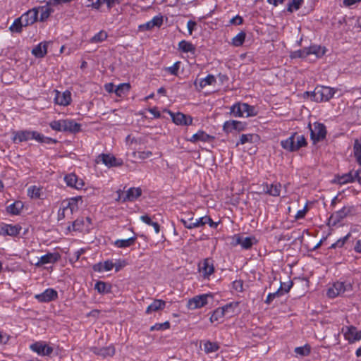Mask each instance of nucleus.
Here are the masks:
<instances>
[{
  "label": "nucleus",
  "mask_w": 361,
  "mask_h": 361,
  "mask_svg": "<svg viewBox=\"0 0 361 361\" xmlns=\"http://www.w3.org/2000/svg\"><path fill=\"white\" fill-rule=\"evenodd\" d=\"M245 126L246 124L241 121L234 120L227 121L223 126V130L226 133H232L233 130L240 132L245 128Z\"/></svg>",
  "instance_id": "nucleus-15"
},
{
  "label": "nucleus",
  "mask_w": 361,
  "mask_h": 361,
  "mask_svg": "<svg viewBox=\"0 0 361 361\" xmlns=\"http://www.w3.org/2000/svg\"><path fill=\"white\" fill-rule=\"evenodd\" d=\"M280 295V290H277L276 292L272 293H269L265 300V303L269 305L275 298L279 297Z\"/></svg>",
  "instance_id": "nucleus-60"
},
{
  "label": "nucleus",
  "mask_w": 361,
  "mask_h": 361,
  "mask_svg": "<svg viewBox=\"0 0 361 361\" xmlns=\"http://www.w3.org/2000/svg\"><path fill=\"white\" fill-rule=\"evenodd\" d=\"M216 82V79L214 75L209 74L206 78H202L198 82L196 79L194 82V85L198 91L205 87L207 85H212Z\"/></svg>",
  "instance_id": "nucleus-23"
},
{
  "label": "nucleus",
  "mask_w": 361,
  "mask_h": 361,
  "mask_svg": "<svg viewBox=\"0 0 361 361\" xmlns=\"http://www.w3.org/2000/svg\"><path fill=\"white\" fill-rule=\"evenodd\" d=\"M303 0H292L288 4L287 11L292 13L293 10H298Z\"/></svg>",
  "instance_id": "nucleus-52"
},
{
  "label": "nucleus",
  "mask_w": 361,
  "mask_h": 361,
  "mask_svg": "<svg viewBox=\"0 0 361 361\" xmlns=\"http://www.w3.org/2000/svg\"><path fill=\"white\" fill-rule=\"evenodd\" d=\"M21 228V226L18 224L11 225L7 224H1L0 225V235L4 236H16L20 233Z\"/></svg>",
  "instance_id": "nucleus-12"
},
{
  "label": "nucleus",
  "mask_w": 361,
  "mask_h": 361,
  "mask_svg": "<svg viewBox=\"0 0 361 361\" xmlns=\"http://www.w3.org/2000/svg\"><path fill=\"white\" fill-rule=\"evenodd\" d=\"M140 219L142 222L145 223L149 226H153L155 232L158 233L160 231V226L157 222L152 221L151 218L148 215H142L140 216Z\"/></svg>",
  "instance_id": "nucleus-47"
},
{
  "label": "nucleus",
  "mask_w": 361,
  "mask_h": 361,
  "mask_svg": "<svg viewBox=\"0 0 361 361\" xmlns=\"http://www.w3.org/2000/svg\"><path fill=\"white\" fill-rule=\"evenodd\" d=\"M63 131L76 133L81 130V125L73 119H64Z\"/></svg>",
  "instance_id": "nucleus-25"
},
{
  "label": "nucleus",
  "mask_w": 361,
  "mask_h": 361,
  "mask_svg": "<svg viewBox=\"0 0 361 361\" xmlns=\"http://www.w3.org/2000/svg\"><path fill=\"white\" fill-rule=\"evenodd\" d=\"M104 271H108L111 270L114 267V264L111 260H106L104 263Z\"/></svg>",
  "instance_id": "nucleus-64"
},
{
  "label": "nucleus",
  "mask_w": 361,
  "mask_h": 361,
  "mask_svg": "<svg viewBox=\"0 0 361 361\" xmlns=\"http://www.w3.org/2000/svg\"><path fill=\"white\" fill-rule=\"evenodd\" d=\"M34 298L39 302H49L58 299V292L54 288H47L43 293L36 294Z\"/></svg>",
  "instance_id": "nucleus-8"
},
{
  "label": "nucleus",
  "mask_w": 361,
  "mask_h": 361,
  "mask_svg": "<svg viewBox=\"0 0 361 361\" xmlns=\"http://www.w3.org/2000/svg\"><path fill=\"white\" fill-rule=\"evenodd\" d=\"M233 288L238 292L243 291V281L242 280H235L233 282Z\"/></svg>",
  "instance_id": "nucleus-59"
},
{
  "label": "nucleus",
  "mask_w": 361,
  "mask_h": 361,
  "mask_svg": "<svg viewBox=\"0 0 361 361\" xmlns=\"http://www.w3.org/2000/svg\"><path fill=\"white\" fill-rule=\"evenodd\" d=\"M163 24V16L161 15H158L154 16L151 20L147 22L146 23L142 24L139 25V30L145 31V30H151L154 27H160Z\"/></svg>",
  "instance_id": "nucleus-17"
},
{
  "label": "nucleus",
  "mask_w": 361,
  "mask_h": 361,
  "mask_svg": "<svg viewBox=\"0 0 361 361\" xmlns=\"http://www.w3.org/2000/svg\"><path fill=\"white\" fill-rule=\"evenodd\" d=\"M108 37L106 31L101 30L98 33L95 34L90 39L91 43H100L104 41Z\"/></svg>",
  "instance_id": "nucleus-46"
},
{
  "label": "nucleus",
  "mask_w": 361,
  "mask_h": 361,
  "mask_svg": "<svg viewBox=\"0 0 361 361\" xmlns=\"http://www.w3.org/2000/svg\"><path fill=\"white\" fill-rule=\"evenodd\" d=\"M211 296L208 294H203L193 297L188 300L187 305L188 308L189 310H195L205 306L208 303L207 298Z\"/></svg>",
  "instance_id": "nucleus-10"
},
{
  "label": "nucleus",
  "mask_w": 361,
  "mask_h": 361,
  "mask_svg": "<svg viewBox=\"0 0 361 361\" xmlns=\"http://www.w3.org/2000/svg\"><path fill=\"white\" fill-rule=\"evenodd\" d=\"M344 336L350 343H353L361 339V331H357L355 326H350L347 327V331L345 332Z\"/></svg>",
  "instance_id": "nucleus-22"
},
{
  "label": "nucleus",
  "mask_w": 361,
  "mask_h": 361,
  "mask_svg": "<svg viewBox=\"0 0 361 361\" xmlns=\"http://www.w3.org/2000/svg\"><path fill=\"white\" fill-rule=\"evenodd\" d=\"M23 21L24 26L32 25L38 20V9L33 8L24 13L20 17Z\"/></svg>",
  "instance_id": "nucleus-13"
},
{
  "label": "nucleus",
  "mask_w": 361,
  "mask_h": 361,
  "mask_svg": "<svg viewBox=\"0 0 361 361\" xmlns=\"http://www.w3.org/2000/svg\"><path fill=\"white\" fill-rule=\"evenodd\" d=\"M32 140H35L38 141L39 142L42 143L43 139H44V135L37 132V131H32Z\"/></svg>",
  "instance_id": "nucleus-62"
},
{
  "label": "nucleus",
  "mask_w": 361,
  "mask_h": 361,
  "mask_svg": "<svg viewBox=\"0 0 361 361\" xmlns=\"http://www.w3.org/2000/svg\"><path fill=\"white\" fill-rule=\"evenodd\" d=\"M130 89V85L129 83H122L115 88L114 92L117 96L122 97L126 92H129Z\"/></svg>",
  "instance_id": "nucleus-45"
},
{
  "label": "nucleus",
  "mask_w": 361,
  "mask_h": 361,
  "mask_svg": "<svg viewBox=\"0 0 361 361\" xmlns=\"http://www.w3.org/2000/svg\"><path fill=\"white\" fill-rule=\"evenodd\" d=\"M239 305L238 302H232L226 304V305L221 307L224 309L226 314H229L230 316L235 313V309L237 308Z\"/></svg>",
  "instance_id": "nucleus-49"
},
{
  "label": "nucleus",
  "mask_w": 361,
  "mask_h": 361,
  "mask_svg": "<svg viewBox=\"0 0 361 361\" xmlns=\"http://www.w3.org/2000/svg\"><path fill=\"white\" fill-rule=\"evenodd\" d=\"M310 55L308 47L292 51L290 54L291 59H305Z\"/></svg>",
  "instance_id": "nucleus-42"
},
{
  "label": "nucleus",
  "mask_w": 361,
  "mask_h": 361,
  "mask_svg": "<svg viewBox=\"0 0 361 361\" xmlns=\"http://www.w3.org/2000/svg\"><path fill=\"white\" fill-rule=\"evenodd\" d=\"M80 199V197L71 198L69 200L63 201L61 203V205L62 207H65L68 211H69L71 214H72L75 211L78 210V200Z\"/></svg>",
  "instance_id": "nucleus-30"
},
{
  "label": "nucleus",
  "mask_w": 361,
  "mask_h": 361,
  "mask_svg": "<svg viewBox=\"0 0 361 361\" xmlns=\"http://www.w3.org/2000/svg\"><path fill=\"white\" fill-rule=\"evenodd\" d=\"M64 119L53 121L49 123V126L54 130L63 131Z\"/></svg>",
  "instance_id": "nucleus-53"
},
{
  "label": "nucleus",
  "mask_w": 361,
  "mask_h": 361,
  "mask_svg": "<svg viewBox=\"0 0 361 361\" xmlns=\"http://www.w3.org/2000/svg\"><path fill=\"white\" fill-rule=\"evenodd\" d=\"M60 258L61 255L59 252H49L39 258L37 262L35 263V266L42 267L47 264H54L58 262Z\"/></svg>",
  "instance_id": "nucleus-14"
},
{
  "label": "nucleus",
  "mask_w": 361,
  "mask_h": 361,
  "mask_svg": "<svg viewBox=\"0 0 361 361\" xmlns=\"http://www.w3.org/2000/svg\"><path fill=\"white\" fill-rule=\"evenodd\" d=\"M245 37L246 33L244 31H241L232 39V44L235 47L242 46L245 42Z\"/></svg>",
  "instance_id": "nucleus-48"
},
{
  "label": "nucleus",
  "mask_w": 361,
  "mask_h": 361,
  "mask_svg": "<svg viewBox=\"0 0 361 361\" xmlns=\"http://www.w3.org/2000/svg\"><path fill=\"white\" fill-rule=\"evenodd\" d=\"M136 240V237L133 236L128 239H118L114 242L115 246L118 248H126L134 245Z\"/></svg>",
  "instance_id": "nucleus-34"
},
{
  "label": "nucleus",
  "mask_w": 361,
  "mask_h": 361,
  "mask_svg": "<svg viewBox=\"0 0 361 361\" xmlns=\"http://www.w3.org/2000/svg\"><path fill=\"white\" fill-rule=\"evenodd\" d=\"M357 213L356 207L354 205L344 206L341 209L332 214L329 218V221H332V225L335 226L348 216H352Z\"/></svg>",
  "instance_id": "nucleus-4"
},
{
  "label": "nucleus",
  "mask_w": 361,
  "mask_h": 361,
  "mask_svg": "<svg viewBox=\"0 0 361 361\" xmlns=\"http://www.w3.org/2000/svg\"><path fill=\"white\" fill-rule=\"evenodd\" d=\"M32 131L30 130H21L15 133L13 137L14 142H22L29 140H32Z\"/></svg>",
  "instance_id": "nucleus-29"
},
{
  "label": "nucleus",
  "mask_w": 361,
  "mask_h": 361,
  "mask_svg": "<svg viewBox=\"0 0 361 361\" xmlns=\"http://www.w3.org/2000/svg\"><path fill=\"white\" fill-rule=\"evenodd\" d=\"M141 195L142 190L140 188H130L127 190L125 197L123 198V202L133 201L141 196Z\"/></svg>",
  "instance_id": "nucleus-28"
},
{
  "label": "nucleus",
  "mask_w": 361,
  "mask_h": 361,
  "mask_svg": "<svg viewBox=\"0 0 361 361\" xmlns=\"http://www.w3.org/2000/svg\"><path fill=\"white\" fill-rule=\"evenodd\" d=\"M103 164L108 167H116L123 165V160L116 158L109 154H101L97 157Z\"/></svg>",
  "instance_id": "nucleus-11"
},
{
  "label": "nucleus",
  "mask_w": 361,
  "mask_h": 361,
  "mask_svg": "<svg viewBox=\"0 0 361 361\" xmlns=\"http://www.w3.org/2000/svg\"><path fill=\"white\" fill-rule=\"evenodd\" d=\"M214 139V136L207 134L203 130H199L197 133L194 134L188 140L191 142H197V141L210 142Z\"/></svg>",
  "instance_id": "nucleus-26"
},
{
  "label": "nucleus",
  "mask_w": 361,
  "mask_h": 361,
  "mask_svg": "<svg viewBox=\"0 0 361 361\" xmlns=\"http://www.w3.org/2000/svg\"><path fill=\"white\" fill-rule=\"evenodd\" d=\"M37 8L38 9V13L40 12L39 21L41 22L46 21L51 14L54 12V8L50 6V4L39 6Z\"/></svg>",
  "instance_id": "nucleus-27"
},
{
  "label": "nucleus",
  "mask_w": 361,
  "mask_h": 361,
  "mask_svg": "<svg viewBox=\"0 0 361 361\" xmlns=\"http://www.w3.org/2000/svg\"><path fill=\"white\" fill-rule=\"evenodd\" d=\"M64 180L66 185L69 187L81 189L84 185V182L82 179H79L74 173H70L64 177Z\"/></svg>",
  "instance_id": "nucleus-21"
},
{
  "label": "nucleus",
  "mask_w": 361,
  "mask_h": 361,
  "mask_svg": "<svg viewBox=\"0 0 361 361\" xmlns=\"http://www.w3.org/2000/svg\"><path fill=\"white\" fill-rule=\"evenodd\" d=\"M30 349L41 356H49L53 352V348L44 341H37L30 345Z\"/></svg>",
  "instance_id": "nucleus-9"
},
{
  "label": "nucleus",
  "mask_w": 361,
  "mask_h": 361,
  "mask_svg": "<svg viewBox=\"0 0 361 361\" xmlns=\"http://www.w3.org/2000/svg\"><path fill=\"white\" fill-rule=\"evenodd\" d=\"M243 23V19L241 16L237 15L230 20V23L233 25H241Z\"/></svg>",
  "instance_id": "nucleus-63"
},
{
  "label": "nucleus",
  "mask_w": 361,
  "mask_h": 361,
  "mask_svg": "<svg viewBox=\"0 0 361 361\" xmlns=\"http://www.w3.org/2000/svg\"><path fill=\"white\" fill-rule=\"evenodd\" d=\"M50 42H42L34 47L32 50V54L36 58H43L47 53V47Z\"/></svg>",
  "instance_id": "nucleus-24"
},
{
  "label": "nucleus",
  "mask_w": 361,
  "mask_h": 361,
  "mask_svg": "<svg viewBox=\"0 0 361 361\" xmlns=\"http://www.w3.org/2000/svg\"><path fill=\"white\" fill-rule=\"evenodd\" d=\"M200 270L202 271L204 276H209L213 274L214 268L209 259L204 260L202 267H200Z\"/></svg>",
  "instance_id": "nucleus-35"
},
{
  "label": "nucleus",
  "mask_w": 361,
  "mask_h": 361,
  "mask_svg": "<svg viewBox=\"0 0 361 361\" xmlns=\"http://www.w3.org/2000/svg\"><path fill=\"white\" fill-rule=\"evenodd\" d=\"M352 290V285L350 283L336 281L331 287L327 290V295L329 298H334L338 295H343L346 291Z\"/></svg>",
  "instance_id": "nucleus-6"
},
{
  "label": "nucleus",
  "mask_w": 361,
  "mask_h": 361,
  "mask_svg": "<svg viewBox=\"0 0 361 361\" xmlns=\"http://www.w3.org/2000/svg\"><path fill=\"white\" fill-rule=\"evenodd\" d=\"M24 204L21 201H16L7 207L6 211L12 215H18L23 209Z\"/></svg>",
  "instance_id": "nucleus-33"
},
{
  "label": "nucleus",
  "mask_w": 361,
  "mask_h": 361,
  "mask_svg": "<svg viewBox=\"0 0 361 361\" xmlns=\"http://www.w3.org/2000/svg\"><path fill=\"white\" fill-rule=\"evenodd\" d=\"M258 139L259 136L256 134H242L236 145H244L247 142L252 143L256 142Z\"/></svg>",
  "instance_id": "nucleus-36"
},
{
  "label": "nucleus",
  "mask_w": 361,
  "mask_h": 361,
  "mask_svg": "<svg viewBox=\"0 0 361 361\" xmlns=\"http://www.w3.org/2000/svg\"><path fill=\"white\" fill-rule=\"evenodd\" d=\"M170 328V323L169 322H165L164 323H157L150 327V331H160V330H166Z\"/></svg>",
  "instance_id": "nucleus-55"
},
{
  "label": "nucleus",
  "mask_w": 361,
  "mask_h": 361,
  "mask_svg": "<svg viewBox=\"0 0 361 361\" xmlns=\"http://www.w3.org/2000/svg\"><path fill=\"white\" fill-rule=\"evenodd\" d=\"M231 113L235 117L254 116L257 115L255 106H250L247 103H237L233 104L231 108Z\"/></svg>",
  "instance_id": "nucleus-3"
},
{
  "label": "nucleus",
  "mask_w": 361,
  "mask_h": 361,
  "mask_svg": "<svg viewBox=\"0 0 361 361\" xmlns=\"http://www.w3.org/2000/svg\"><path fill=\"white\" fill-rule=\"evenodd\" d=\"M354 156L361 169V142L358 140H355L353 145Z\"/></svg>",
  "instance_id": "nucleus-43"
},
{
  "label": "nucleus",
  "mask_w": 361,
  "mask_h": 361,
  "mask_svg": "<svg viewBox=\"0 0 361 361\" xmlns=\"http://www.w3.org/2000/svg\"><path fill=\"white\" fill-rule=\"evenodd\" d=\"M27 194L31 198H39L40 197V188L36 185L30 186L27 189Z\"/></svg>",
  "instance_id": "nucleus-51"
},
{
  "label": "nucleus",
  "mask_w": 361,
  "mask_h": 361,
  "mask_svg": "<svg viewBox=\"0 0 361 361\" xmlns=\"http://www.w3.org/2000/svg\"><path fill=\"white\" fill-rule=\"evenodd\" d=\"M23 27H25L21 18L19 17L16 18L12 25L10 26L9 30L12 32L20 33L23 30Z\"/></svg>",
  "instance_id": "nucleus-41"
},
{
  "label": "nucleus",
  "mask_w": 361,
  "mask_h": 361,
  "mask_svg": "<svg viewBox=\"0 0 361 361\" xmlns=\"http://www.w3.org/2000/svg\"><path fill=\"white\" fill-rule=\"evenodd\" d=\"M71 101V93L70 91L66 90L63 93H61L59 91L56 90V95L54 97V102L56 104L66 106L69 105Z\"/></svg>",
  "instance_id": "nucleus-18"
},
{
  "label": "nucleus",
  "mask_w": 361,
  "mask_h": 361,
  "mask_svg": "<svg viewBox=\"0 0 361 361\" xmlns=\"http://www.w3.org/2000/svg\"><path fill=\"white\" fill-rule=\"evenodd\" d=\"M82 224H83L82 220L76 219L75 221H74L73 222L71 229L75 231H80L82 229ZM68 229L71 230V226L68 227Z\"/></svg>",
  "instance_id": "nucleus-58"
},
{
  "label": "nucleus",
  "mask_w": 361,
  "mask_h": 361,
  "mask_svg": "<svg viewBox=\"0 0 361 361\" xmlns=\"http://www.w3.org/2000/svg\"><path fill=\"white\" fill-rule=\"evenodd\" d=\"M293 282L289 281L288 283H281V286L278 290H280V295H283V293H287L290 290L293 286Z\"/></svg>",
  "instance_id": "nucleus-57"
},
{
  "label": "nucleus",
  "mask_w": 361,
  "mask_h": 361,
  "mask_svg": "<svg viewBox=\"0 0 361 361\" xmlns=\"http://www.w3.org/2000/svg\"><path fill=\"white\" fill-rule=\"evenodd\" d=\"M310 131V138L314 144L324 140L326 136V128L324 124L319 122L313 123V127L309 124Z\"/></svg>",
  "instance_id": "nucleus-5"
},
{
  "label": "nucleus",
  "mask_w": 361,
  "mask_h": 361,
  "mask_svg": "<svg viewBox=\"0 0 361 361\" xmlns=\"http://www.w3.org/2000/svg\"><path fill=\"white\" fill-rule=\"evenodd\" d=\"M196 224H195V226H198V227L203 226L207 224H209L210 227L214 228H216L218 226V223L214 222L209 216H204L199 219H196Z\"/></svg>",
  "instance_id": "nucleus-37"
},
{
  "label": "nucleus",
  "mask_w": 361,
  "mask_h": 361,
  "mask_svg": "<svg viewBox=\"0 0 361 361\" xmlns=\"http://www.w3.org/2000/svg\"><path fill=\"white\" fill-rule=\"evenodd\" d=\"M172 121L176 125L190 126L192 123V118L190 116L185 115L183 113H171Z\"/></svg>",
  "instance_id": "nucleus-16"
},
{
  "label": "nucleus",
  "mask_w": 361,
  "mask_h": 361,
  "mask_svg": "<svg viewBox=\"0 0 361 361\" xmlns=\"http://www.w3.org/2000/svg\"><path fill=\"white\" fill-rule=\"evenodd\" d=\"M179 63L180 62H176L172 66L169 67L167 71L169 73L173 75H177L178 71L179 69Z\"/></svg>",
  "instance_id": "nucleus-61"
},
{
  "label": "nucleus",
  "mask_w": 361,
  "mask_h": 361,
  "mask_svg": "<svg viewBox=\"0 0 361 361\" xmlns=\"http://www.w3.org/2000/svg\"><path fill=\"white\" fill-rule=\"evenodd\" d=\"M262 192L273 197L280 195L281 185L279 183L272 184L264 183L262 185Z\"/></svg>",
  "instance_id": "nucleus-20"
},
{
  "label": "nucleus",
  "mask_w": 361,
  "mask_h": 361,
  "mask_svg": "<svg viewBox=\"0 0 361 361\" xmlns=\"http://www.w3.org/2000/svg\"><path fill=\"white\" fill-rule=\"evenodd\" d=\"M254 240L255 238L251 237H238L237 238V243L240 245L243 249L248 250L252 246Z\"/></svg>",
  "instance_id": "nucleus-40"
},
{
  "label": "nucleus",
  "mask_w": 361,
  "mask_h": 361,
  "mask_svg": "<svg viewBox=\"0 0 361 361\" xmlns=\"http://www.w3.org/2000/svg\"><path fill=\"white\" fill-rule=\"evenodd\" d=\"M336 178L338 183L340 185L353 183L355 180H357V182L361 185V169H358L355 172L350 171L342 176H337Z\"/></svg>",
  "instance_id": "nucleus-7"
},
{
  "label": "nucleus",
  "mask_w": 361,
  "mask_h": 361,
  "mask_svg": "<svg viewBox=\"0 0 361 361\" xmlns=\"http://www.w3.org/2000/svg\"><path fill=\"white\" fill-rule=\"evenodd\" d=\"M226 315V313L224 312V309L221 307L216 308L211 315L209 320L212 323L214 322H218L219 319L224 318V317Z\"/></svg>",
  "instance_id": "nucleus-44"
},
{
  "label": "nucleus",
  "mask_w": 361,
  "mask_h": 361,
  "mask_svg": "<svg viewBox=\"0 0 361 361\" xmlns=\"http://www.w3.org/2000/svg\"><path fill=\"white\" fill-rule=\"evenodd\" d=\"M219 349V346L217 343L208 341L204 344V350L207 353L216 352Z\"/></svg>",
  "instance_id": "nucleus-50"
},
{
  "label": "nucleus",
  "mask_w": 361,
  "mask_h": 361,
  "mask_svg": "<svg viewBox=\"0 0 361 361\" xmlns=\"http://www.w3.org/2000/svg\"><path fill=\"white\" fill-rule=\"evenodd\" d=\"M309 54H314L317 58H321L326 53V48L319 45H312L308 47Z\"/></svg>",
  "instance_id": "nucleus-38"
},
{
  "label": "nucleus",
  "mask_w": 361,
  "mask_h": 361,
  "mask_svg": "<svg viewBox=\"0 0 361 361\" xmlns=\"http://www.w3.org/2000/svg\"><path fill=\"white\" fill-rule=\"evenodd\" d=\"M280 145L284 150L288 152H294L303 147H306L307 142L304 135L293 133L288 138L282 140Z\"/></svg>",
  "instance_id": "nucleus-1"
},
{
  "label": "nucleus",
  "mask_w": 361,
  "mask_h": 361,
  "mask_svg": "<svg viewBox=\"0 0 361 361\" xmlns=\"http://www.w3.org/2000/svg\"><path fill=\"white\" fill-rule=\"evenodd\" d=\"M165 306L166 302L164 300L156 299L147 307L146 313L150 314L152 312H157L160 310H163Z\"/></svg>",
  "instance_id": "nucleus-31"
},
{
  "label": "nucleus",
  "mask_w": 361,
  "mask_h": 361,
  "mask_svg": "<svg viewBox=\"0 0 361 361\" xmlns=\"http://www.w3.org/2000/svg\"><path fill=\"white\" fill-rule=\"evenodd\" d=\"M350 236V233H349L344 237L338 239L336 243H333L330 246V248L335 249L336 247H342L344 245V244L345 243V242L349 239Z\"/></svg>",
  "instance_id": "nucleus-54"
},
{
  "label": "nucleus",
  "mask_w": 361,
  "mask_h": 361,
  "mask_svg": "<svg viewBox=\"0 0 361 361\" xmlns=\"http://www.w3.org/2000/svg\"><path fill=\"white\" fill-rule=\"evenodd\" d=\"M90 350L94 354L104 358L106 357H112L115 354V348L112 345L103 348L94 346L90 348Z\"/></svg>",
  "instance_id": "nucleus-19"
},
{
  "label": "nucleus",
  "mask_w": 361,
  "mask_h": 361,
  "mask_svg": "<svg viewBox=\"0 0 361 361\" xmlns=\"http://www.w3.org/2000/svg\"><path fill=\"white\" fill-rule=\"evenodd\" d=\"M295 353L301 356L308 355L310 353V348L309 345H305V346L297 347L295 348Z\"/></svg>",
  "instance_id": "nucleus-56"
},
{
  "label": "nucleus",
  "mask_w": 361,
  "mask_h": 361,
  "mask_svg": "<svg viewBox=\"0 0 361 361\" xmlns=\"http://www.w3.org/2000/svg\"><path fill=\"white\" fill-rule=\"evenodd\" d=\"M336 91L334 88L326 86L317 87L313 92H306L305 94L311 96L312 100L317 102H327L331 99Z\"/></svg>",
  "instance_id": "nucleus-2"
},
{
  "label": "nucleus",
  "mask_w": 361,
  "mask_h": 361,
  "mask_svg": "<svg viewBox=\"0 0 361 361\" xmlns=\"http://www.w3.org/2000/svg\"><path fill=\"white\" fill-rule=\"evenodd\" d=\"M111 286L107 283L99 281L94 285V289L101 294H105L111 292Z\"/></svg>",
  "instance_id": "nucleus-39"
},
{
  "label": "nucleus",
  "mask_w": 361,
  "mask_h": 361,
  "mask_svg": "<svg viewBox=\"0 0 361 361\" xmlns=\"http://www.w3.org/2000/svg\"><path fill=\"white\" fill-rule=\"evenodd\" d=\"M178 50L183 53H191L194 54L196 48L194 44L186 40H182L178 43Z\"/></svg>",
  "instance_id": "nucleus-32"
}]
</instances>
